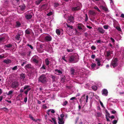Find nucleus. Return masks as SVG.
<instances>
[{
    "instance_id": "7",
    "label": "nucleus",
    "mask_w": 124,
    "mask_h": 124,
    "mask_svg": "<svg viewBox=\"0 0 124 124\" xmlns=\"http://www.w3.org/2000/svg\"><path fill=\"white\" fill-rule=\"evenodd\" d=\"M74 17L72 16H69L68 17L67 22L70 24L73 23L74 22Z\"/></svg>"
},
{
    "instance_id": "33",
    "label": "nucleus",
    "mask_w": 124,
    "mask_h": 124,
    "mask_svg": "<svg viewBox=\"0 0 124 124\" xmlns=\"http://www.w3.org/2000/svg\"><path fill=\"white\" fill-rule=\"evenodd\" d=\"M29 117L31 119L33 120V121H35V122H37V121L39 119H35L33 117L31 116H30Z\"/></svg>"
},
{
    "instance_id": "17",
    "label": "nucleus",
    "mask_w": 124,
    "mask_h": 124,
    "mask_svg": "<svg viewBox=\"0 0 124 124\" xmlns=\"http://www.w3.org/2000/svg\"><path fill=\"white\" fill-rule=\"evenodd\" d=\"M108 92L107 89H104L102 91V94L105 96H107Z\"/></svg>"
},
{
    "instance_id": "49",
    "label": "nucleus",
    "mask_w": 124,
    "mask_h": 124,
    "mask_svg": "<svg viewBox=\"0 0 124 124\" xmlns=\"http://www.w3.org/2000/svg\"><path fill=\"white\" fill-rule=\"evenodd\" d=\"M67 51V52H73V50L72 49H69L67 48L66 50Z\"/></svg>"
},
{
    "instance_id": "45",
    "label": "nucleus",
    "mask_w": 124,
    "mask_h": 124,
    "mask_svg": "<svg viewBox=\"0 0 124 124\" xmlns=\"http://www.w3.org/2000/svg\"><path fill=\"white\" fill-rule=\"evenodd\" d=\"M13 90H11L9 91L8 92V93L7 94V95H10L11 94L13 93Z\"/></svg>"
},
{
    "instance_id": "27",
    "label": "nucleus",
    "mask_w": 124,
    "mask_h": 124,
    "mask_svg": "<svg viewBox=\"0 0 124 124\" xmlns=\"http://www.w3.org/2000/svg\"><path fill=\"white\" fill-rule=\"evenodd\" d=\"M13 46L11 44H7L5 45V46L7 47V48H10V47H12Z\"/></svg>"
},
{
    "instance_id": "53",
    "label": "nucleus",
    "mask_w": 124,
    "mask_h": 124,
    "mask_svg": "<svg viewBox=\"0 0 124 124\" xmlns=\"http://www.w3.org/2000/svg\"><path fill=\"white\" fill-rule=\"evenodd\" d=\"M97 115L98 117H101V113L100 112H98L97 113Z\"/></svg>"
},
{
    "instance_id": "55",
    "label": "nucleus",
    "mask_w": 124,
    "mask_h": 124,
    "mask_svg": "<svg viewBox=\"0 0 124 124\" xmlns=\"http://www.w3.org/2000/svg\"><path fill=\"white\" fill-rule=\"evenodd\" d=\"M96 48V47H95L94 46H92L91 47V49L92 50H95Z\"/></svg>"
},
{
    "instance_id": "63",
    "label": "nucleus",
    "mask_w": 124,
    "mask_h": 124,
    "mask_svg": "<svg viewBox=\"0 0 124 124\" xmlns=\"http://www.w3.org/2000/svg\"><path fill=\"white\" fill-rule=\"evenodd\" d=\"M105 112H106V113L109 116L110 114H109V113H108V112L107 110H106Z\"/></svg>"
},
{
    "instance_id": "18",
    "label": "nucleus",
    "mask_w": 124,
    "mask_h": 124,
    "mask_svg": "<svg viewBox=\"0 0 124 124\" xmlns=\"http://www.w3.org/2000/svg\"><path fill=\"white\" fill-rule=\"evenodd\" d=\"M58 122L59 124H63L64 123V122L63 121V118H61L59 117H58Z\"/></svg>"
},
{
    "instance_id": "19",
    "label": "nucleus",
    "mask_w": 124,
    "mask_h": 124,
    "mask_svg": "<svg viewBox=\"0 0 124 124\" xmlns=\"http://www.w3.org/2000/svg\"><path fill=\"white\" fill-rule=\"evenodd\" d=\"M98 31H99V32L101 34L104 33L105 31V30L103 29L102 28H101V27H99L98 28Z\"/></svg>"
},
{
    "instance_id": "56",
    "label": "nucleus",
    "mask_w": 124,
    "mask_h": 124,
    "mask_svg": "<svg viewBox=\"0 0 124 124\" xmlns=\"http://www.w3.org/2000/svg\"><path fill=\"white\" fill-rule=\"evenodd\" d=\"M117 122V120H115L113 121V124H116Z\"/></svg>"
},
{
    "instance_id": "11",
    "label": "nucleus",
    "mask_w": 124,
    "mask_h": 124,
    "mask_svg": "<svg viewBox=\"0 0 124 124\" xmlns=\"http://www.w3.org/2000/svg\"><path fill=\"white\" fill-rule=\"evenodd\" d=\"M32 32L33 34H34L33 32H32V31L30 29H27L25 30V35L26 36L27 35H30V34Z\"/></svg>"
},
{
    "instance_id": "10",
    "label": "nucleus",
    "mask_w": 124,
    "mask_h": 124,
    "mask_svg": "<svg viewBox=\"0 0 124 124\" xmlns=\"http://www.w3.org/2000/svg\"><path fill=\"white\" fill-rule=\"evenodd\" d=\"M106 54L105 55V56L107 58V59H108L109 57L110 56L111 54H113V51H106Z\"/></svg>"
},
{
    "instance_id": "43",
    "label": "nucleus",
    "mask_w": 124,
    "mask_h": 124,
    "mask_svg": "<svg viewBox=\"0 0 124 124\" xmlns=\"http://www.w3.org/2000/svg\"><path fill=\"white\" fill-rule=\"evenodd\" d=\"M52 120L54 122V124H57V122L56 121V120H55V118H52Z\"/></svg>"
},
{
    "instance_id": "52",
    "label": "nucleus",
    "mask_w": 124,
    "mask_h": 124,
    "mask_svg": "<svg viewBox=\"0 0 124 124\" xmlns=\"http://www.w3.org/2000/svg\"><path fill=\"white\" fill-rule=\"evenodd\" d=\"M75 31L76 34H78V35H81V34L79 32V31H78L76 29H75Z\"/></svg>"
},
{
    "instance_id": "31",
    "label": "nucleus",
    "mask_w": 124,
    "mask_h": 124,
    "mask_svg": "<svg viewBox=\"0 0 124 124\" xmlns=\"http://www.w3.org/2000/svg\"><path fill=\"white\" fill-rule=\"evenodd\" d=\"M56 32L57 35H59L61 34V31L59 29H56Z\"/></svg>"
},
{
    "instance_id": "57",
    "label": "nucleus",
    "mask_w": 124,
    "mask_h": 124,
    "mask_svg": "<svg viewBox=\"0 0 124 124\" xmlns=\"http://www.w3.org/2000/svg\"><path fill=\"white\" fill-rule=\"evenodd\" d=\"M27 100V96L25 97L24 99V101L25 103L26 102Z\"/></svg>"
},
{
    "instance_id": "2",
    "label": "nucleus",
    "mask_w": 124,
    "mask_h": 124,
    "mask_svg": "<svg viewBox=\"0 0 124 124\" xmlns=\"http://www.w3.org/2000/svg\"><path fill=\"white\" fill-rule=\"evenodd\" d=\"M47 81L46 75L43 74L39 76L38 78V81L42 83H45Z\"/></svg>"
},
{
    "instance_id": "5",
    "label": "nucleus",
    "mask_w": 124,
    "mask_h": 124,
    "mask_svg": "<svg viewBox=\"0 0 124 124\" xmlns=\"http://www.w3.org/2000/svg\"><path fill=\"white\" fill-rule=\"evenodd\" d=\"M31 60L34 63L38 64L39 60V58L37 55H35L32 57Z\"/></svg>"
},
{
    "instance_id": "35",
    "label": "nucleus",
    "mask_w": 124,
    "mask_h": 124,
    "mask_svg": "<svg viewBox=\"0 0 124 124\" xmlns=\"http://www.w3.org/2000/svg\"><path fill=\"white\" fill-rule=\"evenodd\" d=\"M19 7L23 11L25 8V6L24 5L20 6Z\"/></svg>"
},
{
    "instance_id": "51",
    "label": "nucleus",
    "mask_w": 124,
    "mask_h": 124,
    "mask_svg": "<svg viewBox=\"0 0 124 124\" xmlns=\"http://www.w3.org/2000/svg\"><path fill=\"white\" fill-rule=\"evenodd\" d=\"M53 14V13L52 11H50L49 13H48L47 14V15L48 16H50L51 15Z\"/></svg>"
},
{
    "instance_id": "3",
    "label": "nucleus",
    "mask_w": 124,
    "mask_h": 124,
    "mask_svg": "<svg viewBox=\"0 0 124 124\" xmlns=\"http://www.w3.org/2000/svg\"><path fill=\"white\" fill-rule=\"evenodd\" d=\"M77 25L79 31L81 32H84L85 31V28L83 24L81 23H79L77 24Z\"/></svg>"
},
{
    "instance_id": "29",
    "label": "nucleus",
    "mask_w": 124,
    "mask_h": 124,
    "mask_svg": "<svg viewBox=\"0 0 124 124\" xmlns=\"http://www.w3.org/2000/svg\"><path fill=\"white\" fill-rule=\"evenodd\" d=\"M25 77L24 74L22 73L20 75V78L23 80L24 79Z\"/></svg>"
},
{
    "instance_id": "9",
    "label": "nucleus",
    "mask_w": 124,
    "mask_h": 124,
    "mask_svg": "<svg viewBox=\"0 0 124 124\" xmlns=\"http://www.w3.org/2000/svg\"><path fill=\"white\" fill-rule=\"evenodd\" d=\"M52 39V38L50 35L48 34L45 37L44 39L46 42L50 41Z\"/></svg>"
},
{
    "instance_id": "13",
    "label": "nucleus",
    "mask_w": 124,
    "mask_h": 124,
    "mask_svg": "<svg viewBox=\"0 0 124 124\" xmlns=\"http://www.w3.org/2000/svg\"><path fill=\"white\" fill-rule=\"evenodd\" d=\"M88 95H87L86 96V98L85 97V95L84 94V95L81 97L82 100V101H85V100L86 102H88Z\"/></svg>"
},
{
    "instance_id": "48",
    "label": "nucleus",
    "mask_w": 124,
    "mask_h": 124,
    "mask_svg": "<svg viewBox=\"0 0 124 124\" xmlns=\"http://www.w3.org/2000/svg\"><path fill=\"white\" fill-rule=\"evenodd\" d=\"M67 103L68 101H66L63 103V104L62 105H63V106H65V105H67Z\"/></svg>"
},
{
    "instance_id": "60",
    "label": "nucleus",
    "mask_w": 124,
    "mask_h": 124,
    "mask_svg": "<svg viewBox=\"0 0 124 124\" xmlns=\"http://www.w3.org/2000/svg\"><path fill=\"white\" fill-rule=\"evenodd\" d=\"M60 116L61 118H63L64 117V115L63 114H62Z\"/></svg>"
},
{
    "instance_id": "21",
    "label": "nucleus",
    "mask_w": 124,
    "mask_h": 124,
    "mask_svg": "<svg viewBox=\"0 0 124 124\" xmlns=\"http://www.w3.org/2000/svg\"><path fill=\"white\" fill-rule=\"evenodd\" d=\"M11 60H9V59H7V60H4L3 61V62L7 64H8L11 62Z\"/></svg>"
},
{
    "instance_id": "39",
    "label": "nucleus",
    "mask_w": 124,
    "mask_h": 124,
    "mask_svg": "<svg viewBox=\"0 0 124 124\" xmlns=\"http://www.w3.org/2000/svg\"><path fill=\"white\" fill-rule=\"evenodd\" d=\"M115 28H116L118 31H121V28L119 26H116V27H114Z\"/></svg>"
},
{
    "instance_id": "20",
    "label": "nucleus",
    "mask_w": 124,
    "mask_h": 124,
    "mask_svg": "<svg viewBox=\"0 0 124 124\" xmlns=\"http://www.w3.org/2000/svg\"><path fill=\"white\" fill-rule=\"evenodd\" d=\"M100 8L102 9L105 11H107L108 10L107 8V7H106V6H103L102 5H101L100 6Z\"/></svg>"
},
{
    "instance_id": "12",
    "label": "nucleus",
    "mask_w": 124,
    "mask_h": 124,
    "mask_svg": "<svg viewBox=\"0 0 124 124\" xmlns=\"http://www.w3.org/2000/svg\"><path fill=\"white\" fill-rule=\"evenodd\" d=\"M24 68L25 69H26V68L30 69L32 70H34V68L33 67V66L31 65V64H27L25 66Z\"/></svg>"
},
{
    "instance_id": "59",
    "label": "nucleus",
    "mask_w": 124,
    "mask_h": 124,
    "mask_svg": "<svg viewBox=\"0 0 124 124\" xmlns=\"http://www.w3.org/2000/svg\"><path fill=\"white\" fill-rule=\"evenodd\" d=\"M100 105H101V106L102 107H104V106H103V104L102 103V102H101V101H100Z\"/></svg>"
},
{
    "instance_id": "4",
    "label": "nucleus",
    "mask_w": 124,
    "mask_h": 124,
    "mask_svg": "<svg viewBox=\"0 0 124 124\" xmlns=\"http://www.w3.org/2000/svg\"><path fill=\"white\" fill-rule=\"evenodd\" d=\"M77 57L76 55L74 54H72L71 56H70L69 61L70 62H75V60L76 59Z\"/></svg>"
},
{
    "instance_id": "25",
    "label": "nucleus",
    "mask_w": 124,
    "mask_h": 124,
    "mask_svg": "<svg viewBox=\"0 0 124 124\" xmlns=\"http://www.w3.org/2000/svg\"><path fill=\"white\" fill-rule=\"evenodd\" d=\"M16 24L15 27L17 28L19 27L21 25L20 23L18 21L16 22Z\"/></svg>"
},
{
    "instance_id": "64",
    "label": "nucleus",
    "mask_w": 124,
    "mask_h": 124,
    "mask_svg": "<svg viewBox=\"0 0 124 124\" xmlns=\"http://www.w3.org/2000/svg\"><path fill=\"white\" fill-rule=\"evenodd\" d=\"M2 109H3L5 111H7V110L8 111V109L6 108H5V107L3 108Z\"/></svg>"
},
{
    "instance_id": "1",
    "label": "nucleus",
    "mask_w": 124,
    "mask_h": 124,
    "mask_svg": "<svg viewBox=\"0 0 124 124\" xmlns=\"http://www.w3.org/2000/svg\"><path fill=\"white\" fill-rule=\"evenodd\" d=\"M30 86L29 85H25L24 87H23L21 88L20 92V93H22L23 92L24 90L26 89V90L24 91V93L26 95H27L28 94V92L30 90L31 88H30Z\"/></svg>"
},
{
    "instance_id": "30",
    "label": "nucleus",
    "mask_w": 124,
    "mask_h": 124,
    "mask_svg": "<svg viewBox=\"0 0 124 124\" xmlns=\"http://www.w3.org/2000/svg\"><path fill=\"white\" fill-rule=\"evenodd\" d=\"M45 62L46 63V65L47 66H48L49 65L50 62L48 60V59L46 58L45 60Z\"/></svg>"
},
{
    "instance_id": "37",
    "label": "nucleus",
    "mask_w": 124,
    "mask_h": 124,
    "mask_svg": "<svg viewBox=\"0 0 124 124\" xmlns=\"http://www.w3.org/2000/svg\"><path fill=\"white\" fill-rule=\"evenodd\" d=\"M96 64L95 63H92L91 64V67L93 69L94 68L96 67Z\"/></svg>"
},
{
    "instance_id": "16",
    "label": "nucleus",
    "mask_w": 124,
    "mask_h": 124,
    "mask_svg": "<svg viewBox=\"0 0 124 124\" xmlns=\"http://www.w3.org/2000/svg\"><path fill=\"white\" fill-rule=\"evenodd\" d=\"M32 14H33V13H32L31 14H29L26 15L25 16V17L26 19H31L32 16Z\"/></svg>"
},
{
    "instance_id": "28",
    "label": "nucleus",
    "mask_w": 124,
    "mask_h": 124,
    "mask_svg": "<svg viewBox=\"0 0 124 124\" xmlns=\"http://www.w3.org/2000/svg\"><path fill=\"white\" fill-rule=\"evenodd\" d=\"M89 12L91 15L94 16L96 14V13L95 12L93 11H92V10H90L89 11Z\"/></svg>"
},
{
    "instance_id": "50",
    "label": "nucleus",
    "mask_w": 124,
    "mask_h": 124,
    "mask_svg": "<svg viewBox=\"0 0 124 124\" xmlns=\"http://www.w3.org/2000/svg\"><path fill=\"white\" fill-rule=\"evenodd\" d=\"M79 119V117H76V119L75 120V123L76 124L78 120Z\"/></svg>"
},
{
    "instance_id": "34",
    "label": "nucleus",
    "mask_w": 124,
    "mask_h": 124,
    "mask_svg": "<svg viewBox=\"0 0 124 124\" xmlns=\"http://www.w3.org/2000/svg\"><path fill=\"white\" fill-rule=\"evenodd\" d=\"M93 8L94 9H95L98 11L99 12H101L100 10L99 9V8L97 7V6H94V7Z\"/></svg>"
},
{
    "instance_id": "47",
    "label": "nucleus",
    "mask_w": 124,
    "mask_h": 124,
    "mask_svg": "<svg viewBox=\"0 0 124 124\" xmlns=\"http://www.w3.org/2000/svg\"><path fill=\"white\" fill-rule=\"evenodd\" d=\"M85 21L86 22V21H87L88 20V17L87 14H85Z\"/></svg>"
},
{
    "instance_id": "42",
    "label": "nucleus",
    "mask_w": 124,
    "mask_h": 124,
    "mask_svg": "<svg viewBox=\"0 0 124 124\" xmlns=\"http://www.w3.org/2000/svg\"><path fill=\"white\" fill-rule=\"evenodd\" d=\"M46 66H45V65H44V64H43L42 65V67H41V68H40V69L41 70H46Z\"/></svg>"
},
{
    "instance_id": "61",
    "label": "nucleus",
    "mask_w": 124,
    "mask_h": 124,
    "mask_svg": "<svg viewBox=\"0 0 124 124\" xmlns=\"http://www.w3.org/2000/svg\"><path fill=\"white\" fill-rule=\"evenodd\" d=\"M74 99H75L76 100V97H72L70 99V100H74Z\"/></svg>"
},
{
    "instance_id": "62",
    "label": "nucleus",
    "mask_w": 124,
    "mask_h": 124,
    "mask_svg": "<svg viewBox=\"0 0 124 124\" xmlns=\"http://www.w3.org/2000/svg\"><path fill=\"white\" fill-rule=\"evenodd\" d=\"M106 119H107V120L108 121H110V120H109V118H108V116H107L106 115Z\"/></svg>"
},
{
    "instance_id": "58",
    "label": "nucleus",
    "mask_w": 124,
    "mask_h": 124,
    "mask_svg": "<svg viewBox=\"0 0 124 124\" xmlns=\"http://www.w3.org/2000/svg\"><path fill=\"white\" fill-rule=\"evenodd\" d=\"M110 39L112 41V42L113 43H114V42L115 41L114 39H113V38L112 37L110 38Z\"/></svg>"
},
{
    "instance_id": "54",
    "label": "nucleus",
    "mask_w": 124,
    "mask_h": 124,
    "mask_svg": "<svg viewBox=\"0 0 124 124\" xmlns=\"http://www.w3.org/2000/svg\"><path fill=\"white\" fill-rule=\"evenodd\" d=\"M29 47H30V48H31V49H33V47L31 45H30L29 44H28L27 45Z\"/></svg>"
},
{
    "instance_id": "15",
    "label": "nucleus",
    "mask_w": 124,
    "mask_h": 124,
    "mask_svg": "<svg viewBox=\"0 0 124 124\" xmlns=\"http://www.w3.org/2000/svg\"><path fill=\"white\" fill-rule=\"evenodd\" d=\"M20 34L18 32L17 35H16L15 37V38L17 40H20V41L21 40V38L20 37Z\"/></svg>"
},
{
    "instance_id": "24",
    "label": "nucleus",
    "mask_w": 124,
    "mask_h": 124,
    "mask_svg": "<svg viewBox=\"0 0 124 124\" xmlns=\"http://www.w3.org/2000/svg\"><path fill=\"white\" fill-rule=\"evenodd\" d=\"M61 77V83H63L64 82L65 80H66V77L64 76H62Z\"/></svg>"
},
{
    "instance_id": "23",
    "label": "nucleus",
    "mask_w": 124,
    "mask_h": 124,
    "mask_svg": "<svg viewBox=\"0 0 124 124\" xmlns=\"http://www.w3.org/2000/svg\"><path fill=\"white\" fill-rule=\"evenodd\" d=\"M75 71V70L73 68H71L70 71V73L71 74L72 76H73L74 75Z\"/></svg>"
},
{
    "instance_id": "6",
    "label": "nucleus",
    "mask_w": 124,
    "mask_h": 124,
    "mask_svg": "<svg viewBox=\"0 0 124 124\" xmlns=\"http://www.w3.org/2000/svg\"><path fill=\"white\" fill-rule=\"evenodd\" d=\"M117 58H115L113 59L111 63V64L113 68H115L117 66L118 63H117Z\"/></svg>"
},
{
    "instance_id": "36",
    "label": "nucleus",
    "mask_w": 124,
    "mask_h": 124,
    "mask_svg": "<svg viewBox=\"0 0 124 124\" xmlns=\"http://www.w3.org/2000/svg\"><path fill=\"white\" fill-rule=\"evenodd\" d=\"M55 72H58V73H59L60 74H62V72L61 71L57 69H55Z\"/></svg>"
},
{
    "instance_id": "26",
    "label": "nucleus",
    "mask_w": 124,
    "mask_h": 124,
    "mask_svg": "<svg viewBox=\"0 0 124 124\" xmlns=\"http://www.w3.org/2000/svg\"><path fill=\"white\" fill-rule=\"evenodd\" d=\"M66 25L67 26V27L69 28V30L72 29L73 28V26L70 25V24L66 23Z\"/></svg>"
},
{
    "instance_id": "41",
    "label": "nucleus",
    "mask_w": 124,
    "mask_h": 124,
    "mask_svg": "<svg viewBox=\"0 0 124 124\" xmlns=\"http://www.w3.org/2000/svg\"><path fill=\"white\" fill-rule=\"evenodd\" d=\"M92 89L93 90L96 91L97 90V86H96V85H94V86H92Z\"/></svg>"
},
{
    "instance_id": "22",
    "label": "nucleus",
    "mask_w": 124,
    "mask_h": 124,
    "mask_svg": "<svg viewBox=\"0 0 124 124\" xmlns=\"http://www.w3.org/2000/svg\"><path fill=\"white\" fill-rule=\"evenodd\" d=\"M44 0H36V1L35 2V4L38 5L40 3L43 1Z\"/></svg>"
},
{
    "instance_id": "38",
    "label": "nucleus",
    "mask_w": 124,
    "mask_h": 124,
    "mask_svg": "<svg viewBox=\"0 0 124 124\" xmlns=\"http://www.w3.org/2000/svg\"><path fill=\"white\" fill-rule=\"evenodd\" d=\"M52 78V81L53 82L56 81V78L54 76L51 75Z\"/></svg>"
},
{
    "instance_id": "8",
    "label": "nucleus",
    "mask_w": 124,
    "mask_h": 124,
    "mask_svg": "<svg viewBox=\"0 0 124 124\" xmlns=\"http://www.w3.org/2000/svg\"><path fill=\"white\" fill-rule=\"evenodd\" d=\"M19 85V83L17 81H15L11 84V88H16L18 87Z\"/></svg>"
},
{
    "instance_id": "32",
    "label": "nucleus",
    "mask_w": 124,
    "mask_h": 124,
    "mask_svg": "<svg viewBox=\"0 0 124 124\" xmlns=\"http://www.w3.org/2000/svg\"><path fill=\"white\" fill-rule=\"evenodd\" d=\"M5 38L4 37L0 38V43L2 42H4L5 40Z\"/></svg>"
},
{
    "instance_id": "44",
    "label": "nucleus",
    "mask_w": 124,
    "mask_h": 124,
    "mask_svg": "<svg viewBox=\"0 0 124 124\" xmlns=\"http://www.w3.org/2000/svg\"><path fill=\"white\" fill-rule=\"evenodd\" d=\"M59 4L57 2L54 3V7H57L58 6Z\"/></svg>"
},
{
    "instance_id": "14",
    "label": "nucleus",
    "mask_w": 124,
    "mask_h": 124,
    "mask_svg": "<svg viewBox=\"0 0 124 124\" xmlns=\"http://www.w3.org/2000/svg\"><path fill=\"white\" fill-rule=\"evenodd\" d=\"M80 9L79 6H77L76 7H73L72 8V10L73 11H76L80 10Z\"/></svg>"
},
{
    "instance_id": "40",
    "label": "nucleus",
    "mask_w": 124,
    "mask_h": 124,
    "mask_svg": "<svg viewBox=\"0 0 124 124\" xmlns=\"http://www.w3.org/2000/svg\"><path fill=\"white\" fill-rule=\"evenodd\" d=\"M18 66L16 65L13 68H11V69L13 70H17L18 69Z\"/></svg>"
},
{
    "instance_id": "46",
    "label": "nucleus",
    "mask_w": 124,
    "mask_h": 124,
    "mask_svg": "<svg viewBox=\"0 0 124 124\" xmlns=\"http://www.w3.org/2000/svg\"><path fill=\"white\" fill-rule=\"evenodd\" d=\"M103 27L105 29H108L109 27V25H105L103 26Z\"/></svg>"
}]
</instances>
